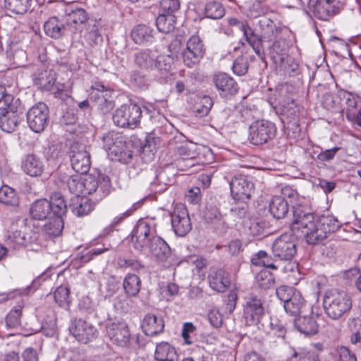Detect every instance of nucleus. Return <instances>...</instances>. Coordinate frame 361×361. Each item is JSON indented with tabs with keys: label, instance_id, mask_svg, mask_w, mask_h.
<instances>
[{
	"label": "nucleus",
	"instance_id": "nucleus-33",
	"mask_svg": "<svg viewBox=\"0 0 361 361\" xmlns=\"http://www.w3.org/2000/svg\"><path fill=\"white\" fill-rule=\"evenodd\" d=\"M65 20L68 29L71 32H75V30L85 26L84 23L87 20V14L85 10L82 8L77 9L69 13Z\"/></svg>",
	"mask_w": 361,
	"mask_h": 361
},
{
	"label": "nucleus",
	"instance_id": "nucleus-43",
	"mask_svg": "<svg viewBox=\"0 0 361 361\" xmlns=\"http://www.w3.org/2000/svg\"><path fill=\"white\" fill-rule=\"evenodd\" d=\"M87 27L84 33V37L86 39L87 43L93 46L99 44L102 41V37L99 33L98 27L94 22H88Z\"/></svg>",
	"mask_w": 361,
	"mask_h": 361
},
{
	"label": "nucleus",
	"instance_id": "nucleus-5",
	"mask_svg": "<svg viewBox=\"0 0 361 361\" xmlns=\"http://www.w3.org/2000/svg\"><path fill=\"white\" fill-rule=\"evenodd\" d=\"M103 148L107 152L111 160L123 164L128 163L133 152L130 149L132 144L127 142L118 133L109 131L101 137Z\"/></svg>",
	"mask_w": 361,
	"mask_h": 361
},
{
	"label": "nucleus",
	"instance_id": "nucleus-7",
	"mask_svg": "<svg viewBox=\"0 0 361 361\" xmlns=\"http://www.w3.org/2000/svg\"><path fill=\"white\" fill-rule=\"evenodd\" d=\"M323 305L326 314L333 319H338L351 309L352 301L345 291L331 289L325 293Z\"/></svg>",
	"mask_w": 361,
	"mask_h": 361
},
{
	"label": "nucleus",
	"instance_id": "nucleus-23",
	"mask_svg": "<svg viewBox=\"0 0 361 361\" xmlns=\"http://www.w3.org/2000/svg\"><path fill=\"white\" fill-rule=\"evenodd\" d=\"M141 327L146 335L149 336H156L164 330V319L161 316L147 314L142 319Z\"/></svg>",
	"mask_w": 361,
	"mask_h": 361
},
{
	"label": "nucleus",
	"instance_id": "nucleus-31",
	"mask_svg": "<svg viewBox=\"0 0 361 361\" xmlns=\"http://www.w3.org/2000/svg\"><path fill=\"white\" fill-rule=\"evenodd\" d=\"M269 209L274 218L282 219L288 212V202L281 196H274L269 202Z\"/></svg>",
	"mask_w": 361,
	"mask_h": 361
},
{
	"label": "nucleus",
	"instance_id": "nucleus-18",
	"mask_svg": "<svg viewBox=\"0 0 361 361\" xmlns=\"http://www.w3.org/2000/svg\"><path fill=\"white\" fill-rule=\"evenodd\" d=\"M182 54L183 63L188 67H192L200 61L204 54V45L199 36L193 35L190 37Z\"/></svg>",
	"mask_w": 361,
	"mask_h": 361
},
{
	"label": "nucleus",
	"instance_id": "nucleus-9",
	"mask_svg": "<svg viewBox=\"0 0 361 361\" xmlns=\"http://www.w3.org/2000/svg\"><path fill=\"white\" fill-rule=\"evenodd\" d=\"M133 59L135 65L145 71L168 69L166 63H164V56H160L156 50L141 49L134 54Z\"/></svg>",
	"mask_w": 361,
	"mask_h": 361
},
{
	"label": "nucleus",
	"instance_id": "nucleus-16",
	"mask_svg": "<svg viewBox=\"0 0 361 361\" xmlns=\"http://www.w3.org/2000/svg\"><path fill=\"white\" fill-rule=\"evenodd\" d=\"M172 228L175 233L180 237L186 235L192 228L187 209L183 205H176L171 214Z\"/></svg>",
	"mask_w": 361,
	"mask_h": 361
},
{
	"label": "nucleus",
	"instance_id": "nucleus-32",
	"mask_svg": "<svg viewBox=\"0 0 361 361\" xmlns=\"http://www.w3.org/2000/svg\"><path fill=\"white\" fill-rule=\"evenodd\" d=\"M141 286V279L137 274L128 273L124 277L123 287L127 295L135 297L140 293Z\"/></svg>",
	"mask_w": 361,
	"mask_h": 361
},
{
	"label": "nucleus",
	"instance_id": "nucleus-37",
	"mask_svg": "<svg viewBox=\"0 0 361 361\" xmlns=\"http://www.w3.org/2000/svg\"><path fill=\"white\" fill-rule=\"evenodd\" d=\"M276 295L280 300L283 302V307L285 311L290 314H293V302L292 296L293 295V290L291 287L287 286H281L276 289Z\"/></svg>",
	"mask_w": 361,
	"mask_h": 361
},
{
	"label": "nucleus",
	"instance_id": "nucleus-30",
	"mask_svg": "<svg viewBox=\"0 0 361 361\" xmlns=\"http://www.w3.org/2000/svg\"><path fill=\"white\" fill-rule=\"evenodd\" d=\"M154 357L157 361H178L175 348L166 342L157 345Z\"/></svg>",
	"mask_w": 361,
	"mask_h": 361
},
{
	"label": "nucleus",
	"instance_id": "nucleus-21",
	"mask_svg": "<svg viewBox=\"0 0 361 361\" xmlns=\"http://www.w3.org/2000/svg\"><path fill=\"white\" fill-rule=\"evenodd\" d=\"M213 82L219 94L222 97H227L235 94L238 91V85L235 80L225 73L215 74Z\"/></svg>",
	"mask_w": 361,
	"mask_h": 361
},
{
	"label": "nucleus",
	"instance_id": "nucleus-2",
	"mask_svg": "<svg viewBox=\"0 0 361 361\" xmlns=\"http://www.w3.org/2000/svg\"><path fill=\"white\" fill-rule=\"evenodd\" d=\"M340 227L338 220L332 215L321 216L311 213H295V231L300 233L309 244H317L328 237Z\"/></svg>",
	"mask_w": 361,
	"mask_h": 361
},
{
	"label": "nucleus",
	"instance_id": "nucleus-34",
	"mask_svg": "<svg viewBox=\"0 0 361 361\" xmlns=\"http://www.w3.org/2000/svg\"><path fill=\"white\" fill-rule=\"evenodd\" d=\"M20 122L19 114L17 111H11L0 115V128L8 133L13 132Z\"/></svg>",
	"mask_w": 361,
	"mask_h": 361
},
{
	"label": "nucleus",
	"instance_id": "nucleus-14",
	"mask_svg": "<svg viewBox=\"0 0 361 361\" xmlns=\"http://www.w3.org/2000/svg\"><path fill=\"white\" fill-rule=\"evenodd\" d=\"M106 335L111 343L118 347L128 348L132 336L125 322H111L106 326Z\"/></svg>",
	"mask_w": 361,
	"mask_h": 361
},
{
	"label": "nucleus",
	"instance_id": "nucleus-60",
	"mask_svg": "<svg viewBox=\"0 0 361 361\" xmlns=\"http://www.w3.org/2000/svg\"><path fill=\"white\" fill-rule=\"evenodd\" d=\"M109 248H103V249H93L91 251H88L85 254H78L77 255L76 259L79 260L81 264H85L90 260H92L95 255H99L107 251Z\"/></svg>",
	"mask_w": 361,
	"mask_h": 361
},
{
	"label": "nucleus",
	"instance_id": "nucleus-49",
	"mask_svg": "<svg viewBox=\"0 0 361 361\" xmlns=\"http://www.w3.org/2000/svg\"><path fill=\"white\" fill-rule=\"evenodd\" d=\"M82 197L91 195L94 192L99 193L98 180L92 176L82 177Z\"/></svg>",
	"mask_w": 361,
	"mask_h": 361
},
{
	"label": "nucleus",
	"instance_id": "nucleus-27",
	"mask_svg": "<svg viewBox=\"0 0 361 361\" xmlns=\"http://www.w3.org/2000/svg\"><path fill=\"white\" fill-rule=\"evenodd\" d=\"M33 82L39 88L49 91L56 82V73L52 70H38L33 74Z\"/></svg>",
	"mask_w": 361,
	"mask_h": 361
},
{
	"label": "nucleus",
	"instance_id": "nucleus-50",
	"mask_svg": "<svg viewBox=\"0 0 361 361\" xmlns=\"http://www.w3.org/2000/svg\"><path fill=\"white\" fill-rule=\"evenodd\" d=\"M67 187L73 197L82 196V177L79 175L71 176L67 180Z\"/></svg>",
	"mask_w": 361,
	"mask_h": 361
},
{
	"label": "nucleus",
	"instance_id": "nucleus-1",
	"mask_svg": "<svg viewBox=\"0 0 361 361\" xmlns=\"http://www.w3.org/2000/svg\"><path fill=\"white\" fill-rule=\"evenodd\" d=\"M134 248L149 255L164 267L171 266L168 261L171 252L168 243L157 235V226L152 220H140L132 233Z\"/></svg>",
	"mask_w": 361,
	"mask_h": 361
},
{
	"label": "nucleus",
	"instance_id": "nucleus-11",
	"mask_svg": "<svg viewBox=\"0 0 361 361\" xmlns=\"http://www.w3.org/2000/svg\"><path fill=\"white\" fill-rule=\"evenodd\" d=\"M343 0H309L308 8L320 20H328L338 13Z\"/></svg>",
	"mask_w": 361,
	"mask_h": 361
},
{
	"label": "nucleus",
	"instance_id": "nucleus-63",
	"mask_svg": "<svg viewBox=\"0 0 361 361\" xmlns=\"http://www.w3.org/2000/svg\"><path fill=\"white\" fill-rule=\"evenodd\" d=\"M235 204L231 208V212L233 215L238 218H243L245 216L247 211V204L245 200H238Z\"/></svg>",
	"mask_w": 361,
	"mask_h": 361
},
{
	"label": "nucleus",
	"instance_id": "nucleus-39",
	"mask_svg": "<svg viewBox=\"0 0 361 361\" xmlns=\"http://www.w3.org/2000/svg\"><path fill=\"white\" fill-rule=\"evenodd\" d=\"M49 203L51 204V211L54 216H62L66 213L67 209L66 204L60 192H54L51 196Z\"/></svg>",
	"mask_w": 361,
	"mask_h": 361
},
{
	"label": "nucleus",
	"instance_id": "nucleus-26",
	"mask_svg": "<svg viewBox=\"0 0 361 361\" xmlns=\"http://www.w3.org/2000/svg\"><path fill=\"white\" fill-rule=\"evenodd\" d=\"M65 19L51 17L44 23V30L46 35L51 38L58 39L68 29Z\"/></svg>",
	"mask_w": 361,
	"mask_h": 361
},
{
	"label": "nucleus",
	"instance_id": "nucleus-22",
	"mask_svg": "<svg viewBox=\"0 0 361 361\" xmlns=\"http://www.w3.org/2000/svg\"><path fill=\"white\" fill-rule=\"evenodd\" d=\"M21 169L25 173L32 177H37L42 174L44 164L37 156L30 154L25 155L21 161Z\"/></svg>",
	"mask_w": 361,
	"mask_h": 361
},
{
	"label": "nucleus",
	"instance_id": "nucleus-10",
	"mask_svg": "<svg viewBox=\"0 0 361 361\" xmlns=\"http://www.w3.org/2000/svg\"><path fill=\"white\" fill-rule=\"evenodd\" d=\"M276 133L275 124L267 120H257L249 128L248 139L252 145H259L272 140Z\"/></svg>",
	"mask_w": 361,
	"mask_h": 361
},
{
	"label": "nucleus",
	"instance_id": "nucleus-38",
	"mask_svg": "<svg viewBox=\"0 0 361 361\" xmlns=\"http://www.w3.org/2000/svg\"><path fill=\"white\" fill-rule=\"evenodd\" d=\"M176 17L174 14L161 13L157 18L156 25L159 31L169 33L175 28Z\"/></svg>",
	"mask_w": 361,
	"mask_h": 361
},
{
	"label": "nucleus",
	"instance_id": "nucleus-47",
	"mask_svg": "<svg viewBox=\"0 0 361 361\" xmlns=\"http://www.w3.org/2000/svg\"><path fill=\"white\" fill-rule=\"evenodd\" d=\"M55 302L61 307L68 309L70 306L69 289L66 286H59L54 293Z\"/></svg>",
	"mask_w": 361,
	"mask_h": 361
},
{
	"label": "nucleus",
	"instance_id": "nucleus-40",
	"mask_svg": "<svg viewBox=\"0 0 361 361\" xmlns=\"http://www.w3.org/2000/svg\"><path fill=\"white\" fill-rule=\"evenodd\" d=\"M31 2L32 0H6V7L15 14L23 15L29 10Z\"/></svg>",
	"mask_w": 361,
	"mask_h": 361
},
{
	"label": "nucleus",
	"instance_id": "nucleus-51",
	"mask_svg": "<svg viewBox=\"0 0 361 361\" xmlns=\"http://www.w3.org/2000/svg\"><path fill=\"white\" fill-rule=\"evenodd\" d=\"M13 97L11 94L5 93L4 88L0 87V115L15 111L12 105Z\"/></svg>",
	"mask_w": 361,
	"mask_h": 361
},
{
	"label": "nucleus",
	"instance_id": "nucleus-58",
	"mask_svg": "<svg viewBox=\"0 0 361 361\" xmlns=\"http://www.w3.org/2000/svg\"><path fill=\"white\" fill-rule=\"evenodd\" d=\"M295 358H297L298 361H319L318 353L307 349H300L299 352H295Z\"/></svg>",
	"mask_w": 361,
	"mask_h": 361
},
{
	"label": "nucleus",
	"instance_id": "nucleus-19",
	"mask_svg": "<svg viewBox=\"0 0 361 361\" xmlns=\"http://www.w3.org/2000/svg\"><path fill=\"white\" fill-rule=\"evenodd\" d=\"M264 314V308L262 300L257 296H251L247 299L243 308V317L249 326L260 322Z\"/></svg>",
	"mask_w": 361,
	"mask_h": 361
},
{
	"label": "nucleus",
	"instance_id": "nucleus-55",
	"mask_svg": "<svg viewBox=\"0 0 361 361\" xmlns=\"http://www.w3.org/2000/svg\"><path fill=\"white\" fill-rule=\"evenodd\" d=\"M92 91L90 93L91 99H92L97 104L100 103L102 100V98L109 97L110 91L106 90L104 86L99 83H96L92 85Z\"/></svg>",
	"mask_w": 361,
	"mask_h": 361
},
{
	"label": "nucleus",
	"instance_id": "nucleus-36",
	"mask_svg": "<svg viewBox=\"0 0 361 361\" xmlns=\"http://www.w3.org/2000/svg\"><path fill=\"white\" fill-rule=\"evenodd\" d=\"M338 97L340 100L343 102L346 105V117L348 119L354 118V112L357 109L358 102L361 103L359 97H355L351 93L346 91H339Z\"/></svg>",
	"mask_w": 361,
	"mask_h": 361
},
{
	"label": "nucleus",
	"instance_id": "nucleus-12",
	"mask_svg": "<svg viewBox=\"0 0 361 361\" xmlns=\"http://www.w3.org/2000/svg\"><path fill=\"white\" fill-rule=\"evenodd\" d=\"M49 109L44 103L39 102L27 112V123L35 133H41L49 123Z\"/></svg>",
	"mask_w": 361,
	"mask_h": 361
},
{
	"label": "nucleus",
	"instance_id": "nucleus-42",
	"mask_svg": "<svg viewBox=\"0 0 361 361\" xmlns=\"http://www.w3.org/2000/svg\"><path fill=\"white\" fill-rule=\"evenodd\" d=\"M241 31L243 32L246 41L253 48L255 53L259 55L262 43L258 36L255 35L248 25H241Z\"/></svg>",
	"mask_w": 361,
	"mask_h": 361
},
{
	"label": "nucleus",
	"instance_id": "nucleus-53",
	"mask_svg": "<svg viewBox=\"0 0 361 361\" xmlns=\"http://www.w3.org/2000/svg\"><path fill=\"white\" fill-rule=\"evenodd\" d=\"M350 326L352 331L351 343L361 348V319H353Z\"/></svg>",
	"mask_w": 361,
	"mask_h": 361
},
{
	"label": "nucleus",
	"instance_id": "nucleus-28",
	"mask_svg": "<svg viewBox=\"0 0 361 361\" xmlns=\"http://www.w3.org/2000/svg\"><path fill=\"white\" fill-rule=\"evenodd\" d=\"M153 29L145 25L135 26L131 32L132 39L135 43L144 45L154 41Z\"/></svg>",
	"mask_w": 361,
	"mask_h": 361
},
{
	"label": "nucleus",
	"instance_id": "nucleus-56",
	"mask_svg": "<svg viewBox=\"0 0 361 361\" xmlns=\"http://www.w3.org/2000/svg\"><path fill=\"white\" fill-rule=\"evenodd\" d=\"M132 296L125 295H120L115 298L114 300V307L121 312H128L131 307L132 300L130 298Z\"/></svg>",
	"mask_w": 361,
	"mask_h": 361
},
{
	"label": "nucleus",
	"instance_id": "nucleus-6",
	"mask_svg": "<svg viewBox=\"0 0 361 361\" xmlns=\"http://www.w3.org/2000/svg\"><path fill=\"white\" fill-rule=\"evenodd\" d=\"M267 101L277 112L283 116V119L291 121L293 117V85L284 82L278 85L268 96Z\"/></svg>",
	"mask_w": 361,
	"mask_h": 361
},
{
	"label": "nucleus",
	"instance_id": "nucleus-17",
	"mask_svg": "<svg viewBox=\"0 0 361 361\" xmlns=\"http://www.w3.org/2000/svg\"><path fill=\"white\" fill-rule=\"evenodd\" d=\"M272 251L280 259L291 261L293 257V232L290 231L279 236L273 243Z\"/></svg>",
	"mask_w": 361,
	"mask_h": 361
},
{
	"label": "nucleus",
	"instance_id": "nucleus-61",
	"mask_svg": "<svg viewBox=\"0 0 361 361\" xmlns=\"http://www.w3.org/2000/svg\"><path fill=\"white\" fill-rule=\"evenodd\" d=\"M196 327L191 322H185L183 324L182 329V337L186 344H192V335L195 334Z\"/></svg>",
	"mask_w": 361,
	"mask_h": 361
},
{
	"label": "nucleus",
	"instance_id": "nucleus-3",
	"mask_svg": "<svg viewBox=\"0 0 361 361\" xmlns=\"http://www.w3.org/2000/svg\"><path fill=\"white\" fill-rule=\"evenodd\" d=\"M27 219H18L13 223L7 231L5 245L8 251L14 252L23 247L30 250L38 251L40 245L38 243V232L31 229Z\"/></svg>",
	"mask_w": 361,
	"mask_h": 361
},
{
	"label": "nucleus",
	"instance_id": "nucleus-46",
	"mask_svg": "<svg viewBox=\"0 0 361 361\" xmlns=\"http://www.w3.org/2000/svg\"><path fill=\"white\" fill-rule=\"evenodd\" d=\"M251 262L255 266H263L273 269H277L273 262V259L263 250L255 253L251 259Z\"/></svg>",
	"mask_w": 361,
	"mask_h": 361
},
{
	"label": "nucleus",
	"instance_id": "nucleus-4",
	"mask_svg": "<svg viewBox=\"0 0 361 361\" xmlns=\"http://www.w3.org/2000/svg\"><path fill=\"white\" fill-rule=\"evenodd\" d=\"M295 329L302 336L310 337L319 331L312 310L300 292L295 290Z\"/></svg>",
	"mask_w": 361,
	"mask_h": 361
},
{
	"label": "nucleus",
	"instance_id": "nucleus-13",
	"mask_svg": "<svg viewBox=\"0 0 361 361\" xmlns=\"http://www.w3.org/2000/svg\"><path fill=\"white\" fill-rule=\"evenodd\" d=\"M70 159L73 169L81 174L87 173L90 169V155L86 146L80 142H74L70 149Z\"/></svg>",
	"mask_w": 361,
	"mask_h": 361
},
{
	"label": "nucleus",
	"instance_id": "nucleus-44",
	"mask_svg": "<svg viewBox=\"0 0 361 361\" xmlns=\"http://www.w3.org/2000/svg\"><path fill=\"white\" fill-rule=\"evenodd\" d=\"M0 202L11 206H16L18 204V197L16 192L8 185L0 188Z\"/></svg>",
	"mask_w": 361,
	"mask_h": 361
},
{
	"label": "nucleus",
	"instance_id": "nucleus-45",
	"mask_svg": "<svg viewBox=\"0 0 361 361\" xmlns=\"http://www.w3.org/2000/svg\"><path fill=\"white\" fill-rule=\"evenodd\" d=\"M257 285L264 289H269L275 283L274 277L271 271L264 269L261 270L255 277Z\"/></svg>",
	"mask_w": 361,
	"mask_h": 361
},
{
	"label": "nucleus",
	"instance_id": "nucleus-59",
	"mask_svg": "<svg viewBox=\"0 0 361 361\" xmlns=\"http://www.w3.org/2000/svg\"><path fill=\"white\" fill-rule=\"evenodd\" d=\"M160 7L162 13L173 14L180 8L178 0H160Z\"/></svg>",
	"mask_w": 361,
	"mask_h": 361
},
{
	"label": "nucleus",
	"instance_id": "nucleus-48",
	"mask_svg": "<svg viewBox=\"0 0 361 361\" xmlns=\"http://www.w3.org/2000/svg\"><path fill=\"white\" fill-rule=\"evenodd\" d=\"M22 315V306L18 305L13 307L6 317V325L8 329H16L20 326Z\"/></svg>",
	"mask_w": 361,
	"mask_h": 361
},
{
	"label": "nucleus",
	"instance_id": "nucleus-64",
	"mask_svg": "<svg viewBox=\"0 0 361 361\" xmlns=\"http://www.w3.org/2000/svg\"><path fill=\"white\" fill-rule=\"evenodd\" d=\"M337 352L339 355V361H357L355 355L352 354L346 347L338 348Z\"/></svg>",
	"mask_w": 361,
	"mask_h": 361
},
{
	"label": "nucleus",
	"instance_id": "nucleus-24",
	"mask_svg": "<svg viewBox=\"0 0 361 361\" xmlns=\"http://www.w3.org/2000/svg\"><path fill=\"white\" fill-rule=\"evenodd\" d=\"M209 282L213 290L220 293L225 292L231 284L228 274L221 269L211 271L209 275Z\"/></svg>",
	"mask_w": 361,
	"mask_h": 361
},
{
	"label": "nucleus",
	"instance_id": "nucleus-8",
	"mask_svg": "<svg viewBox=\"0 0 361 361\" xmlns=\"http://www.w3.org/2000/svg\"><path fill=\"white\" fill-rule=\"evenodd\" d=\"M141 116V107L136 104L130 103L117 109L112 118L117 126L133 129L140 124Z\"/></svg>",
	"mask_w": 361,
	"mask_h": 361
},
{
	"label": "nucleus",
	"instance_id": "nucleus-41",
	"mask_svg": "<svg viewBox=\"0 0 361 361\" xmlns=\"http://www.w3.org/2000/svg\"><path fill=\"white\" fill-rule=\"evenodd\" d=\"M205 16L211 19L221 18L225 14V10L223 5L216 1L207 3L204 7Z\"/></svg>",
	"mask_w": 361,
	"mask_h": 361
},
{
	"label": "nucleus",
	"instance_id": "nucleus-20",
	"mask_svg": "<svg viewBox=\"0 0 361 361\" xmlns=\"http://www.w3.org/2000/svg\"><path fill=\"white\" fill-rule=\"evenodd\" d=\"M229 184L233 199L236 200L250 199L254 189V184L247 177L242 175L234 176Z\"/></svg>",
	"mask_w": 361,
	"mask_h": 361
},
{
	"label": "nucleus",
	"instance_id": "nucleus-35",
	"mask_svg": "<svg viewBox=\"0 0 361 361\" xmlns=\"http://www.w3.org/2000/svg\"><path fill=\"white\" fill-rule=\"evenodd\" d=\"M44 225L43 231L49 238L59 236L63 228V221L59 216H51Z\"/></svg>",
	"mask_w": 361,
	"mask_h": 361
},
{
	"label": "nucleus",
	"instance_id": "nucleus-57",
	"mask_svg": "<svg viewBox=\"0 0 361 361\" xmlns=\"http://www.w3.org/2000/svg\"><path fill=\"white\" fill-rule=\"evenodd\" d=\"M99 195L100 197L107 195L111 190V180L108 176L105 174H99L98 179Z\"/></svg>",
	"mask_w": 361,
	"mask_h": 361
},
{
	"label": "nucleus",
	"instance_id": "nucleus-29",
	"mask_svg": "<svg viewBox=\"0 0 361 361\" xmlns=\"http://www.w3.org/2000/svg\"><path fill=\"white\" fill-rule=\"evenodd\" d=\"M72 212L78 217L88 214L92 209V203L85 197H73L69 205Z\"/></svg>",
	"mask_w": 361,
	"mask_h": 361
},
{
	"label": "nucleus",
	"instance_id": "nucleus-15",
	"mask_svg": "<svg viewBox=\"0 0 361 361\" xmlns=\"http://www.w3.org/2000/svg\"><path fill=\"white\" fill-rule=\"evenodd\" d=\"M71 334L79 341L87 343L94 339L98 334L97 329L81 319H73L69 326Z\"/></svg>",
	"mask_w": 361,
	"mask_h": 361
},
{
	"label": "nucleus",
	"instance_id": "nucleus-54",
	"mask_svg": "<svg viewBox=\"0 0 361 361\" xmlns=\"http://www.w3.org/2000/svg\"><path fill=\"white\" fill-rule=\"evenodd\" d=\"M248 60L247 56H240L234 61L232 66L233 72L238 75H244L248 70Z\"/></svg>",
	"mask_w": 361,
	"mask_h": 361
},
{
	"label": "nucleus",
	"instance_id": "nucleus-25",
	"mask_svg": "<svg viewBox=\"0 0 361 361\" xmlns=\"http://www.w3.org/2000/svg\"><path fill=\"white\" fill-rule=\"evenodd\" d=\"M30 214L34 219L42 221L53 216L51 204L46 199H39L34 202L30 208Z\"/></svg>",
	"mask_w": 361,
	"mask_h": 361
},
{
	"label": "nucleus",
	"instance_id": "nucleus-62",
	"mask_svg": "<svg viewBox=\"0 0 361 361\" xmlns=\"http://www.w3.org/2000/svg\"><path fill=\"white\" fill-rule=\"evenodd\" d=\"M208 320L214 328H219L222 325L223 316L217 309H212L208 312Z\"/></svg>",
	"mask_w": 361,
	"mask_h": 361
},
{
	"label": "nucleus",
	"instance_id": "nucleus-52",
	"mask_svg": "<svg viewBox=\"0 0 361 361\" xmlns=\"http://www.w3.org/2000/svg\"><path fill=\"white\" fill-rule=\"evenodd\" d=\"M213 102L212 99L208 96H204L202 97L198 102L194 106V111L197 113L200 116H207L212 106Z\"/></svg>",
	"mask_w": 361,
	"mask_h": 361
}]
</instances>
